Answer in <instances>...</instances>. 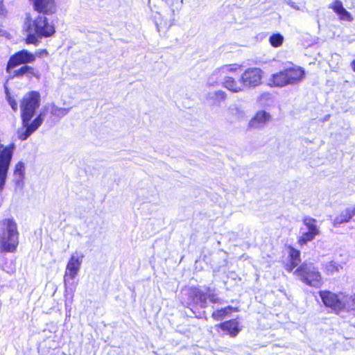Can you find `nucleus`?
Returning a JSON list of instances; mask_svg holds the SVG:
<instances>
[{
	"label": "nucleus",
	"mask_w": 355,
	"mask_h": 355,
	"mask_svg": "<svg viewBox=\"0 0 355 355\" xmlns=\"http://www.w3.org/2000/svg\"><path fill=\"white\" fill-rule=\"evenodd\" d=\"M355 216V206L347 207L342 211L339 215L334 219V225H339L342 223H346L351 220Z\"/></svg>",
	"instance_id": "a211bd4d"
},
{
	"label": "nucleus",
	"mask_w": 355,
	"mask_h": 355,
	"mask_svg": "<svg viewBox=\"0 0 355 355\" xmlns=\"http://www.w3.org/2000/svg\"><path fill=\"white\" fill-rule=\"evenodd\" d=\"M49 53L46 49H40L35 53L22 49L11 55L6 65L7 80H29L35 78L40 80L41 75L39 71L28 64L35 62L37 58L49 56Z\"/></svg>",
	"instance_id": "f03ea898"
},
{
	"label": "nucleus",
	"mask_w": 355,
	"mask_h": 355,
	"mask_svg": "<svg viewBox=\"0 0 355 355\" xmlns=\"http://www.w3.org/2000/svg\"><path fill=\"white\" fill-rule=\"evenodd\" d=\"M239 310L236 307L227 306L224 308L217 309L211 313V318L216 321L222 320L225 317L230 315L232 313L237 312Z\"/></svg>",
	"instance_id": "aec40b11"
},
{
	"label": "nucleus",
	"mask_w": 355,
	"mask_h": 355,
	"mask_svg": "<svg viewBox=\"0 0 355 355\" xmlns=\"http://www.w3.org/2000/svg\"><path fill=\"white\" fill-rule=\"evenodd\" d=\"M324 270L327 274H333L338 271V266L334 261H329L326 264Z\"/></svg>",
	"instance_id": "5701e85b"
},
{
	"label": "nucleus",
	"mask_w": 355,
	"mask_h": 355,
	"mask_svg": "<svg viewBox=\"0 0 355 355\" xmlns=\"http://www.w3.org/2000/svg\"><path fill=\"white\" fill-rule=\"evenodd\" d=\"M334 12L338 15L340 21L351 22L353 21L352 15L343 7V3L340 0H334L333 3L329 6Z\"/></svg>",
	"instance_id": "f3484780"
},
{
	"label": "nucleus",
	"mask_w": 355,
	"mask_h": 355,
	"mask_svg": "<svg viewBox=\"0 0 355 355\" xmlns=\"http://www.w3.org/2000/svg\"><path fill=\"white\" fill-rule=\"evenodd\" d=\"M270 96V93H264V94H261V98H265L266 97V98H268Z\"/></svg>",
	"instance_id": "c85d7f7f"
},
{
	"label": "nucleus",
	"mask_w": 355,
	"mask_h": 355,
	"mask_svg": "<svg viewBox=\"0 0 355 355\" xmlns=\"http://www.w3.org/2000/svg\"><path fill=\"white\" fill-rule=\"evenodd\" d=\"M352 70L355 72V60L351 62Z\"/></svg>",
	"instance_id": "c756f323"
},
{
	"label": "nucleus",
	"mask_w": 355,
	"mask_h": 355,
	"mask_svg": "<svg viewBox=\"0 0 355 355\" xmlns=\"http://www.w3.org/2000/svg\"><path fill=\"white\" fill-rule=\"evenodd\" d=\"M288 251V262L284 265V268L288 272H291L301 261L300 252L292 245L287 246Z\"/></svg>",
	"instance_id": "dca6fc26"
},
{
	"label": "nucleus",
	"mask_w": 355,
	"mask_h": 355,
	"mask_svg": "<svg viewBox=\"0 0 355 355\" xmlns=\"http://www.w3.org/2000/svg\"><path fill=\"white\" fill-rule=\"evenodd\" d=\"M322 304L329 313L339 315L346 309V303L342 298L341 293H334L329 290H321L318 292Z\"/></svg>",
	"instance_id": "6e6552de"
},
{
	"label": "nucleus",
	"mask_w": 355,
	"mask_h": 355,
	"mask_svg": "<svg viewBox=\"0 0 355 355\" xmlns=\"http://www.w3.org/2000/svg\"><path fill=\"white\" fill-rule=\"evenodd\" d=\"M33 10L39 15L33 18L28 15L24 21V31L27 33L24 38L26 44L37 46L40 40L53 37L55 33V26L49 21L47 16H53L58 12L56 0H29Z\"/></svg>",
	"instance_id": "f257e3e1"
},
{
	"label": "nucleus",
	"mask_w": 355,
	"mask_h": 355,
	"mask_svg": "<svg viewBox=\"0 0 355 355\" xmlns=\"http://www.w3.org/2000/svg\"><path fill=\"white\" fill-rule=\"evenodd\" d=\"M284 41V37L280 33H274L269 37V42L273 47H279L282 46Z\"/></svg>",
	"instance_id": "412c9836"
},
{
	"label": "nucleus",
	"mask_w": 355,
	"mask_h": 355,
	"mask_svg": "<svg viewBox=\"0 0 355 355\" xmlns=\"http://www.w3.org/2000/svg\"><path fill=\"white\" fill-rule=\"evenodd\" d=\"M243 70V65L239 63L227 64L218 69V71L225 75L222 85L224 88L232 93H239L244 89V87L240 83L239 79L229 76L230 73L237 74Z\"/></svg>",
	"instance_id": "0eeeda50"
},
{
	"label": "nucleus",
	"mask_w": 355,
	"mask_h": 355,
	"mask_svg": "<svg viewBox=\"0 0 355 355\" xmlns=\"http://www.w3.org/2000/svg\"><path fill=\"white\" fill-rule=\"evenodd\" d=\"M40 104V93L36 90L26 92L21 98L19 107L21 126L17 130V137L21 141L27 139L42 124L44 119V114L42 113L38 114L31 122Z\"/></svg>",
	"instance_id": "7ed1b4c3"
},
{
	"label": "nucleus",
	"mask_w": 355,
	"mask_h": 355,
	"mask_svg": "<svg viewBox=\"0 0 355 355\" xmlns=\"http://www.w3.org/2000/svg\"><path fill=\"white\" fill-rule=\"evenodd\" d=\"M270 87H283L288 85L282 70L272 73L268 80Z\"/></svg>",
	"instance_id": "6ab92c4d"
},
{
	"label": "nucleus",
	"mask_w": 355,
	"mask_h": 355,
	"mask_svg": "<svg viewBox=\"0 0 355 355\" xmlns=\"http://www.w3.org/2000/svg\"><path fill=\"white\" fill-rule=\"evenodd\" d=\"M8 101L12 110L16 112L18 110V103L17 101L14 98L9 96L8 98Z\"/></svg>",
	"instance_id": "a878e982"
},
{
	"label": "nucleus",
	"mask_w": 355,
	"mask_h": 355,
	"mask_svg": "<svg viewBox=\"0 0 355 355\" xmlns=\"http://www.w3.org/2000/svg\"><path fill=\"white\" fill-rule=\"evenodd\" d=\"M82 258L83 256L76 257L71 255L70 257L64 275V282L73 279L77 276L80 269Z\"/></svg>",
	"instance_id": "4468645a"
},
{
	"label": "nucleus",
	"mask_w": 355,
	"mask_h": 355,
	"mask_svg": "<svg viewBox=\"0 0 355 355\" xmlns=\"http://www.w3.org/2000/svg\"><path fill=\"white\" fill-rule=\"evenodd\" d=\"M7 11L4 8L3 0H0V16H6Z\"/></svg>",
	"instance_id": "cd10ccee"
},
{
	"label": "nucleus",
	"mask_w": 355,
	"mask_h": 355,
	"mask_svg": "<svg viewBox=\"0 0 355 355\" xmlns=\"http://www.w3.org/2000/svg\"><path fill=\"white\" fill-rule=\"evenodd\" d=\"M282 71L288 85L297 84L301 82L305 76L304 69L295 64L286 67L282 69Z\"/></svg>",
	"instance_id": "ddd939ff"
},
{
	"label": "nucleus",
	"mask_w": 355,
	"mask_h": 355,
	"mask_svg": "<svg viewBox=\"0 0 355 355\" xmlns=\"http://www.w3.org/2000/svg\"><path fill=\"white\" fill-rule=\"evenodd\" d=\"M271 119L272 116L270 113L265 110H259L250 120L248 127L250 128H257L264 125L270 121Z\"/></svg>",
	"instance_id": "2eb2a0df"
},
{
	"label": "nucleus",
	"mask_w": 355,
	"mask_h": 355,
	"mask_svg": "<svg viewBox=\"0 0 355 355\" xmlns=\"http://www.w3.org/2000/svg\"><path fill=\"white\" fill-rule=\"evenodd\" d=\"M263 71L257 67L245 69L239 77L240 83L244 89H252L260 86L263 83Z\"/></svg>",
	"instance_id": "1a4fd4ad"
},
{
	"label": "nucleus",
	"mask_w": 355,
	"mask_h": 355,
	"mask_svg": "<svg viewBox=\"0 0 355 355\" xmlns=\"http://www.w3.org/2000/svg\"><path fill=\"white\" fill-rule=\"evenodd\" d=\"M51 112V114L54 116H56L58 117H62L67 114L68 110L66 108H64V107H58L56 106H53Z\"/></svg>",
	"instance_id": "4be33fe9"
},
{
	"label": "nucleus",
	"mask_w": 355,
	"mask_h": 355,
	"mask_svg": "<svg viewBox=\"0 0 355 355\" xmlns=\"http://www.w3.org/2000/svg\"><path fill=\"white\" fill-rule=\"evenodd\" d=\"M303 224L307 227L308 232L303 233L297 239V243L300 246L307 244L308 242L313 241L316 236L320 234V230L317 226V221L311 217H304L302 220Z\"/></svg>",
	"instance_id": "9d476101"
},
{
	"label": "nucleus",
	"mask_w": 355,
	"mask_h": 355,
	"mask_svg": "<svg viewBox=\"0 0 355 355\" xmlns=\"http://www.w3.org/2000/svg\"><path fill=\"white\" fill-rule=\"evenodd\" d=\"M207 300L213 304L221 303L220 299L211 291L209 287L206 288V292L198 287H191L186 293V299L182 304L195 313V310L198 307L204 309L207 306Z\"/></svg>",
	"instance_id": "39448f33"
},
{
	"label": "nucleus",
	"mask_w": 355,
	"mask_h": 355,
	"mask_svg": "<svg viewBox=\"0 0 355 355\" xmlns=\"http://www.w3.org/2000/svg\"><path fill=\"white\" fill-rule=\"evenodd\" d=\"M24 164L21 162H19L15 164L14 173L15 175H18L19 178L24 176Z\"/></svg>",
	"instance_id": "b1692460"
},
{
	"label": "nucleus",
	"mask_w": 355,
	"mask_h": 355,
	"mask_svg": "<svg viewBox=\"0 0 355 355\" xmlns=\"http://www.w3.org/2000/svg\"><path fill=\"white\" fill-rule=\"evenodd\" d=\"M223 332L230 338H236L243 329V327L236 318L223 321L216 325Z\"/></svg>",
	"instance_id": "f8f14e48"
},
{
	"label": "nucleus",
	"mask_w": 355,
	"mask_h": 355,
	"mask_svg": "<svg viewBox=\"0 0 355 355\" xmlns=\"http://www.w3.org/2000/svg\"><path fill=\"white\" fill-rule=\"evenodd\" d=\"M214 100L217 102L225 101L227 98V94L223 90H217L214 94Z\"/></svg>",
	"instance_id": "393cba45"
},
{
	"label": "nucleus",
	"mask_w": 355,
	"mask_h": 355,
	"mask_svg": "<svg viewBox=\"0 0 355 355\" xmlns=\"http://www.w3.org/2000/svg\"><path fill=\"white\" fill-rule=\"evenodd\" d=\"M293 273L302 283L309 286L320 288L323 284L321 273L311 263H302Z\"/></svg>",
	"instance_id": "423d86ee"
},
{
	"label": "nucleus",
	"mask_w": 355,
	"mask_h": 355,
	"mask_svg": "<svg viewBox=\"0 0 355 355\" xmlns=\"http://www.w3.org/2000/svg\"><path fill=\"white\" fill-rule=\"evenodd\" d=\"M14 149L15 145L13 144L6 146L0 144V178L6 179L7 178Z\"/></svg>",
	"instance_id": "9b49d317"
},
{
	"label": "nucleus",
	"mask_w": 355,
	"mask_h": 355,
	"mask_svg": "<svg viewBox=\"0 0 355 355\" xmlns=\"http://www.w3.org/2000/svg\"><path fill=\"white\" fill-rule=\"evenodd\" d=\"M17 225L13 218L0 220V252H15L19 245Z\"/></svg>",
	"instance_id": "20e7f679"
},
{
	"label": "nucleus",
	"mask_w": 355,
	"mask_h": 355,
	"mask_svg": "<svg viewBox=\"0 0 355 355\" xmlns=\"http://www.w3.org/2000/svg\"><path fill=\"white\" fill-rule=\"evenodd\" d=\"M349 300V309L348 310L354 311V315H355V294L350 295Z\"/></svg>",
	"instance_id": "bb28decb"
}]
</instances>
